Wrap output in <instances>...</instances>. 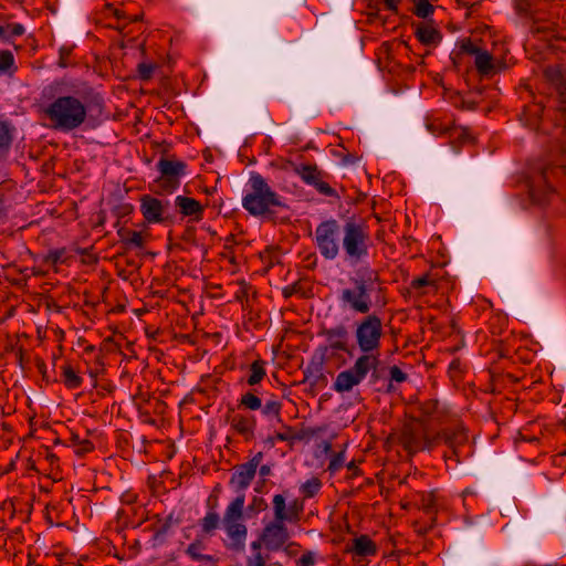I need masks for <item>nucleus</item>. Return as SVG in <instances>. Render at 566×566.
Masks as SVG:
<instances>
[{"label": "nucleus", "mask_w": 566, "mask_h": 566, "mask_svg": "<svg viewBox=\"0 0 566 566\" xmlns=\"http://www.w3.org/2000/svg\"><path fill=\"white\" fill-rule=\"evenodd\" d=\"M315 244L325 260H335L344 251L345 261L357 264L369 254L370 234L368 226L355 217L343 224L336 219L322 221L315 229Z\"/></svg>", "instance_id": "nucleus-1"}, {"label": "nucleus", "mask_w": 566, "mask_h": 566, "mask_svg": "<svg viewBox=\"0 0 566 566\" xmlns=\"http://www.w3.org/2000/svg\"><path fill=\"white\" fill-rule=\"evenodd\" d=\"M349 282L350 285L343 289L338 295L342 306L364 316L371 314L373 307L379 303L382 291L378 272L370 268L360 269Z\"/></svg>", "instance_id": "nucleus-2"}, {"label": "nucleus", "mask_w": 566, "mask_h": 566, "mask_svg": "<svg viewBox=\"0 0 566 566\" xmlns=\"http://www.w3.org/2000/svg\"><path fill=\"white\" fill-rule=\"evenodd\" d=\"M43 112L53 129L66 133L82 126L87 117L85 104L72 95L54 98Z\"/></svg>", "instance_id": "nucleus-3"}, {"label": "nucleus", "mask_w": 566, "mask_h": 566, "mask_svg": "<svg viewBox=\"0 0 566 566\" xmlns=\"http://www.w3.org/2000/svg\"><path fill=\"white\" fill-rule=\"evenodd\" d=\"M249 191L242 199V207L254 217H265L274 212V208H285L280 195L269 186L266 180L258 172H252L249 181Z\"/></svg>", "instance_id": "nucleus-4"}, {"label": "nucleus", "mask_w": 566, "mask_h": 566, "mask_svg": "<svg viewBox=\"0 0 566 566\" xmlns=\"http://www.w3.org/2000/svg\"><path fill=\"white\" fill-rule=\"evenodd\" d=\"M382 336V321L375 313L363 316L354 323V338L360 356H370L377 365L380 363Z\"/></svg>", "instance_id": "nucleus-5"}, {"label": "nucleus", "mask_w": 566, "mask_h": 566, "mask_svg": "<svg viewBox=\"0 0 566 566\" xmlns=\"http://www.w3.org/2000/svg\"><path fill=\"white\" fill-rule=\"evenodd\" d=\"M245 495L239 494L224 510L221 520L222 527L229 538L228 547L235 552H242L245 546L248 527L244 524Z\"/></svg>", "instance_id": "nucleus-6"}, {"label": "nucleus", "mask_w": 566, "mask_h": 566, "mask_svg": "<svg viewBox=\"0 0 566 566\" xmlns=\"http://www.w3.org/2000/svg\"><path fill=\"white\" fill-rule=\"evenodd\" d=\"M156 167L160 176L153 182L151 191L158 195L174 192L180 186V179L187 170L185 161L166 157H161Z\"/></svg>", "instance_id": "nucleus-7"}, {"label": "nucleus", "mask_w": 566, "mask_h": 566, "mask_svg": "<svg viewBox=\"0 0 566 566\" xmlns=\"http://www.w3.org/2000/svg\"><path fill=\"white\" fill-rule=\"evenodd\" d=\"M377 367L378 365L374 364V358L370 356H359L349 369L343 370L336 376L333 389L342 394L350 391L366 378L369 371H373L371 378L375 381L378 378Z\"/></svg>", "instance_id": "nucleus-8"}, {"label": "nucleus", "mask_w": 566, "mask_h": 566, "mask_svg": "<svg viewBox=\"0 0 566 566\" xmlns=\"http://www.w3.org/2000/svg\"><path fill=\"white\" fill-rule=\"evenodd\" d=\"M168 200H160L149 195L140 198V212L148 223H163L171 220L168 213Z\"/></svg>", "instance_id": "nucleus-9"}, {"label": "nucleus", "mask_w": 566, "mask_h": 566, "mask_svg": "<svg viewBox=\"0 0 566 566\" xmlns=\"http://www.w3.org/2000/svg\"><path fill=\"white\" fill-rule=\"evenodd\" d=\"M264 547L270 552H277L283 548L290 538L289 530L284 522L276 520L266 524L262 530Z\"/></svg>", "instance_id": "nucleus-10"}, {"label": "nucleus", "mask_w": 566, "mask_h": 566, "mask_svg": "<svg viewBox=\"0 0 566 566\" xmlns=\"http://www.w3.org/2000/svg\"><path fill=\"white\" fill-rule=\"evenodd\" d=\"M441 439L447 446L448 450L444 451V458L447 460H454L455 463L460 462L462 454V448L468 442V434L461 427L454 429L444 430L441 434Z\"/></svg>", "instance_id": "nucleus-11"}, {"label": "nucleus", "mask_w": 566, "mask_h": 566, "mask_svg": "<svg viewBox=\"0 0 566 566\" xmlns=\"http://www.w3.org/2000/svg\"><path fill=\"white\" fill-rule=\"evenodd\" d=\"M295 171L305 184L313 186L319 193L327 197H337L335 189L323 180L324 174L316 165H301Z\"/></svg>", "instance_id": "nucleus-12"}, {"label": "nucleus", "mask_w": 566, "mask_h": 566, "mask_svg": "<svg viewBox=\"0 0 566 566\" xmlns=\"http://www.w3.org/2000/svg\"><path fill=\"white\" fill-rule=\"evenodd\" d=\"M272 504L274 517L284 523L297 521L303 511V505L297 500L286 505L285 497L282 494H275Z\"/></svg>", "instance_id": "nucleus-13"}, {"label": "nucleus", "mask_w": 566, "mask_h": 566, "mask_svg": "<svg viewBox=\"0 0 566 566\" xmlns=\"http://www.w3.org/2000/svg\"><path fill=\"white\" fill-rule=\"evenodd\" d=\"M417 40L426 46H437L442 41V33L432 19L412 23Z\"/></svg>", "instance_id": "nucleus-14"}, {"label": "nucleus", "mask_w": 566, "mask_h": 566, "mask_svg": "<svg viewBox=\"0 0 566 566\" xmlns=\"http://www.w3.org/2000/svg\"><path fill=\"white\" fill-rule=\"evenodd\" d=\"M255 471L245 463L235 467V470L230 479V485H232L240 494H244L243 491L249 488L252 480L255 476Z\"/></svg>", "instance_id": "nucleus-15"}, {"label": "nucleus", "mask_w": 566, "mask_h": 566, "mask_svg": "<svg viewBox=\"0 0 566 566\" xmlns=\"http://www.w3.org/2000/svg\"><path fill=\"white\" fill-rule=\"evenodd\" d=\"M545 78L556 88L563 102H566V73L559 65H549L544 70Z\"/></svg>", "instance_id": "nucleus-16"}, {"label": "nucleus", "mask_w": 566, "mask_h": 566, "mask_svg": "<svg viewBox=\"0 0 566 566\" xmlns=\"http://www.w3.org/2000/svg\"><path fill=\"white\" fill-rule=\"evenodd\" d=\"M175 205L180 209L182 216L195 217V220H200L202 217L203 207L198 200L191 197L177 196Z\"/></svg>", "instance_id": "nucleus-17"}, {"label": "nucleus", "mask_w": 566, "mask_h": 566, "mask_svg": "<svg viewBox=\"0 0 566 566\" xmlns=\"http://www.w3.org/2000/svg\"><path fill=\"white\" fill-rule=\"evenodd\" d=\"M230 426L239 434L243 436L245 439H250L254 433L255 419L253 416L237 413L230 418Z\"/></svg>", "instance_id": "nucleus-18"}, {"label": "nucleus", "mask_w": 566, "mask_h": 566, "mask_svg": "<svg viewBox=\"0 0 566 566\" xmlns=\"http://www.w3.org/2000/svg\"><path fill=\"white\" fill-rule=\"evenodd\" d=\"M348 551L361 557L375 556L377 546L367 535H360L353 539V546Z\"/></svg>", "instance_id": "nucleus-19"}, {"label": "nucleus", "mask_w": 566, "mask_h": 566, "mask_svg": "<svg viewBox=\"0 0 566 566\" xmlns=\"http://www.w3.org/2000/svg\"><path fill=\"white\" fill-rule=\"evenodd\" d=\"M325 336L329 342V346L332 349L347 352V331L344 326H337L334 328L326 329Z\"/></svg>", "instance_id": "nucleus-20"}, {"label": "nucleus", "mask_w": 566, "mask_h": 566, "mask_svg": "<svg viewBox=\"0 0 566 566\" xmlns=\"http://www.w3.org/2000/svg\"><path fill=\"white\" fill-rule=\"evenodd\" d=\"M419 410L424 419L429 420H441L446 410L440 406V402L437 399H428L420 403Z\"/></svg>", "instance_id": "nucleus-21"}, {"label": "nucleus", "mask_w": 566, "mask_h": 566, "mask_svg": "<svg viewBox=\"0 0 566 566\" xmlns=\"http://www.w3.org/2000/svg\"><path fill=\"white\" fill-rule=\"evenodd\" d=\"M515 22L527 25L531 20V0H512Z\"/></svg>", "instance_id": "nucleus-22"}, {"label": "nucleus", "mask_w": 566, "mask_h": 566, "mask_svg": "<svg viewBox=\"0 0 566 566\" xmlns=\"http://www.w3.org/2000/svg\"><path fill=\"white\" fill-rule=\"evenodd\" d=\"M474 65L481 75H490L495 72L493 56L485 50L475 56Z\"/></svg>", "instance_id": "nucleus-23"}, {"label": "nucleus", "mask_w": 566, "mask_h": 566, "mask_svg": "<svg viewBox=\"0 0 566 566\" xmlns=\"http://www.w3.org/2000/svg\"><path fill=\"white\" fill-rule=\"evenodd\" d=\"M419 509L422 510L426 514L436 516V513L438 512V509H439L436 493L434 492L421 493L420 500H419Z\"/></svg>", "instance_id": "nucleus-24"}, {"label": "nucleus", "mask_w": 566, "mask_h": 566, "mask_svg": "<svg viewBox=\"0 0 566 566\" xmlns=\"http://www.w3.org/2000/svg\"><path fill=\"white\" fill-rule=\"evenodd\" d=\"M265 363L262 359H256L250 365V376L248 377V384L250 386L258 385L265 377Z\"/></svg>", "instance_id": "nucleus-25"}, {"label": "nucleus", "mask_w": 566, "mask_h": 566, "mask_svg": "<svg viewBox=\"0 0 566 566\" xmlns=\"http://www.w3.org/2000/svg\"><path fill=\"white\" fill-rule=\"evenodd\" d=\"M118 234L124 243L134 248H144L145 239L142 232L133 230H119Z\"/></svg>", "instance_id": "nucleus-26"}, {"label": "nucleus", "mask_w": 566, "mask_h": 566, "mask_svg": "<svg viewBox=\"0 0 566 566\" xmlns=\"http://www.w3.org/2000/svg\"><path fill=\"white\" fill-rule=\"evenodd\" d=\"M17 71L14 56L9 50H0V73L13 75Z\"/></svg>", "instance_id": "nucleus-27"}, {"label": "nucleus", "mask_w": 566, "mask_h": 566, "mask_svg": "<svg viewBox=\"0 0 566 566\" xmlns=\"http://www.w3.org/2000/svg\"><path fill=\"white\" fill-rule=\"evenodd\" d=\"M70 442L77 455H84L94 449V446L90 440L81 439L76 433L71 434Z\"/></svg>", "instance_id": "nucleus-28"}, {"label": "nucleus", "mask_w": 566, "mask_h": 566, "mask_svg": "<svg viewBox=\"0 0 566 566\" xmlns=\"http://www.w3.org/2000/svg\"><path fill=\"white\" fill-rule=\"evenodd\" d=\"M62 375L64 377V384L70 389H76L82 385V378L75 373L70 365L62 367Z\"/></svg>", "instance_id": "nucleus-29"}, {"label": "nucleus", "mask_w": 566, "mask_h": 566, "mask_svg": "<svg viewBox=\"0 0 566 566\" xmlns=\"http://www.w3.org/2000/svg\"><path fill=\"white\" fill-rule=\"evenodd\" d=\"M322 488V481L317 476H313L304 482L300 491L306 499H311L315 496Z\"/></svg>", "instance_id": "nucleus-30"}, {"label": "nucleus", "mask_w": 566, "mask_h": 566, "mask_svg": "<svg viewBox=\"0 0 566 566\" xmlns=\"http://www.w3.org/2000/svg\"><path fill=\"white\" fill-rule=\"evenodd\" d=\"M220 522V516L217 512H208L200 521V526L203 533L211 534L218 528Z\"/></svg>", "instance_id": "nucleus-31"}, {"label": "nucleus", "mask_w": 566, "mask_h": 566, "mask_svg": "<svg viewBox=\"0 0 566 566\" xmlns=\"http://www.w3.org/2000/svg\"><path fill=\"white\" fill-rule=\"evenodd\" d=\"M13 128L6 122H0V151L8 150L12 143Z\"/></svg>", "instance_id": "nucleus-32"}, {"label": "nucleus", "mask_w": 566, "mask_h": 566, "mask_svg": "<svg viewBox=\"0 0 566 566\" xmlns=\"http://www.w3.org/2000/svg\"><path fill=\"white\" fill-rule=\"evenodd\" d=\"M282 403L277 400H268L262 409V413L268 417H274L280 420Z\"/></svg>", "instance_id": "nucleus-33"}, {"label": "nucleus", "mask_w": 566, "mask_h": 566, "mask_svg": "<svg viewBox=\"0 0 566 566\" xmlns=\"http://www.w3.org/2000/svg\"><path fill=\"white\" fill-rule=\"evenodd\" d=\"M240 405L250 410H258L262 407V401L252 392H247L241 397Z\"/></svg>", "instance_id": "nucleus-34"}, {"label": "nucleus", "mask_w": 566, "mask_h": 566, "mask_svg": "<svg viewBox=\"0 0 566 566\" xmlns=\"http://www.w3.org/2000/svg\"><path fill=\"white\" fill-rule=\"evenodd\" d=\"M65 254H66V250L65 249L51 250L45 255L44 261L48 264L56 265L57 263H63L65 261V259H66Z\"/></svg>", "instance_id": "nucleus-35"}, {"label": "nucleus", "mask_w": 566, "mask_h": 566, "mask_svg": "<svg viewBox=\"0 0 566 566\" xmlns=\"http://www.w3.org/2000/svg\"><path fill=\"white\" fill-rule=\"evenodd\" d=\"M390 381L403 382L407 379V374L403 373L398 366H391L389 369ZM392 389L391 382L388 385V391Z\"/></svg>", "instance_id": "nucleus-36"}, {"label": "nucleus", "mask_w": 566, "mask_h": 566, "mask_svg": "<svg viewBox=\"0 0 566 566\" xmlns=\"http://www.w3.org/2000/svg\"><path fill=\"white\" fill-rule=\"evenodd\" d=\"M317 560V554L313 551H306L296 560V566H315Z\"/></svg>", "instance_id": "nucleus-37"}, {"label": "nucleus", "mask_w": 566, "mask_h": 566, "mask_svg": "<svg viewBox=\"0 0 566 566\" xmlns=\"http://www.w3.org/2000/svg\"><path fill=\"white\" fill-rule=\"evenodd\" d=\"M104 10L107 13L113 14L118 20L128 19L129 21H137L139 19L138 15H135L134 18L127 15L125 11L114 8V6L112 3H106L104 7Z\"/></svg>", "instance_id": "nucleus-38"}, {"label": "nucleus", "mask_w": 566, "mask_h": 566, "mask_svg": "<svg viewBox=\"0 0 566 566\" xmlns=\"http://www.w3.org/2000/svg\"><path fill=\"white\" fill-rule=\"evenodd\" d=\"M155 66L150 63H139L137 66L138 76L142 81H148L151 78Z\"/></svg>", "instance_id": "nucleus-39"}, {"label": "nucleus", "mask_w": 566, "mask_h": 566, "mask_svg": "<svg viewBox=\"0 0 566 566\" xmlns=\"http://www.w3.org/2000/svg\"><path fill=\"white\" fill-rule=\"evenodd\" d=\"M344 462H345V451L337 452L332 457L329 464H328V470L331 472H336L344 465Z\"/></svg>", "instance_id": "nucleus-40"}, {"label": "nucleus", "mask_w": 566, "mask_h": 566, "mask_svg": "<svg viewBox=\"0 0 566 566\" xmlns=\"http://www.w3.org/2000/svg\"><path fill=\"white\" fill-rule=\"evenodd\" d=\"M292 438V428L287 427L285 432H277L274 436L269 437L266 439V443L274 447L276 441H289Z\"/></svg>", "instance_id": "nucleus-41"}, {"label": "nucleus", "mask_w": 566, "mask_h": 566, "mask_svg": "<svg viewBox=\"0 0 566 566\" xmlns=\"http://www.w3.org/2000/svg\"><path fill=\"white\" fill-rule=\"evenodd\" d=\"M436 516H431L429 523H421L418 521L415 523V530L418 534L426 535L436 525Z\"/></svg>", "instance_id": "nucleus-42"}, {"label": "nucleus", "mask_w": 566, "mask_h": 566, "mask_svg": "<svg viewBox=\"0 0 566 566\" xmlns=\"http://www.w3.org/2000/svg\"><path fill=\"white\" fill-rule=\"evenodd\" d=\"M24 32H25V29H24V27H23L21 23L8 24V25L6 27V34H8L9 40H10L12 36H20V35H22Z\"/></svg>", "instance_id": "nucleus-43"}, {"label": "nucleus", "mask_w": 566, "mask_h": 566, "mask_svg": "<svg viewBox=\"0 0 566 566\" xmlns=\"http://www.w3.org/2000/svg\"><path fill=\"white\" fill-rule=\"evenodd\" d=\"M266 558L261 552L253 553L252 556L247 558V566H265Z\"/></svg>", "instance_id": "nucleus-44"}, {"label": "nucleus", "mask_w": 566, "mask_h": 566, "mask_svg": "<svg viewBox=\"0 0 566 566\" xmlns=\"http://www.w3.org/2000/svg\"><path fill=\"white\" fill-rule=\"evenodd\" d=\"M461 50L470 55L476 56L482 49L476 46L471 40H465L461 44Z\"/></svg>", "instance_id": "nucleus-45"}, {"label": "nucleus", "mask_w": 566, "mask_h": 566, "mask_svg": "<svg viewBox=\"0 0 566 566\" xmlns=\"http://www.w3.org/2000/svg\"><path fill=\"white\" fill-rule=\"evenodd\" d=\"M431 283L429 275H422L420 277L413 279L411 282V287L415 290H420L424 286H428Z\"/></svg>", "instance_id": "nucleus-46"}, {"label": "nucleus", "mask_w": 566, "mask_h": 566, "mask_svg": "<svg viewBox=\"0 0 566 566\" xmlns=\"http://www.w3.org/2000/svg\"><path fill=\"white\" fill-rule=\"evenodd\" d=\"M201 549V543L195 542L191 543L188 547L186 553L195 560H197V556H199Z\"/></svg>", "instance_id": "nucleus-47"}, {"label": "nucleus", "mask_w": 566, "mask_h": 566, "mask_svg": "<svg viewBox=\"0 0 566 566\" xmlns=\"http://www.w3.org/2000/svg\"><path fill=\"white\" fill-rule=\"evenodd\" d=\"M262 459H263V453L258 452L248 462H245V464L249 465L251 469H253L256 472V469L260 465Z\"/></svg>", "instance_id": "nucleus-48"}, {"label": "nucleus", "mask_w": 566, "mask_h": 566, "mask_svg": "<svg viewBox=\"0 0 566 566\" xmlns=\"http://www.w3.org/2000/svg\"><path fill=\"white\" fill-rule=\"evenodd\" d=\"M283 549L286 553V555H289L291 557L295 556L298 552V544L291 542V543L284 545Z\"/></svg>", "instance_id": "nucleus-49"}, {"label": "nucleus", "mask_w": 566, "mask_h": 566, "mask_svg": "<svg viewBox=\"0 0 566 566\" xmlns=\"http://www.w3.org/2000/svg\"><path fill=\"white\" fill-rule=\"evenodd\" d=\"M399 3H400V0H384L385 8L395 13L398 12Z\"/></svg>", "instance_id": "nucleus-50"}, {"label": "nucleus", "mask_w": 566, "mask_h": 566, "mask_svg": "<svg viewBox=\"0 0 566 566\" xmlns=\"http://www.w3.org/2000/svg\"><path fill=\"white\" fill-rule=\"evenodd\" d=\"M262 546H264V545H263L262 534H261L259 539L253 541L251 543V549L253 551V553L261 552Z\"/></svg>", "instance_id": "nucleus-51"}, {"label": "nucleus", "mask_w": 566, "mask_h": 566, "mask_svg": "<svg viewBox=\"0 0 566 566\" xmlns=\"http://www.w3.org/2000/svg\"><path fill=\"white\" fill-rule=\"evenodd\" d=\"M427 127L434 135L441 134V133H446L448 130L447 127H444L443 129H440L439 126L436 123H430V124H428Z\"/></svg>", "instance_id": "nucleus-52"}, {"label": "nucleus", "mask_w": 566, "mask_h": 566, "mask_svg": "<svg viewBox=\"0 0 566 566\" xmlns=\"http://www.w3.org/2000/svg\"><path fill=\"white\" fill-rule=\"evenodd\" d=\"M234 244H237L235 237L230 234L226 239L224 249L230 250Z\"/></svg>", "instance_id": "nucleus-53"}, {"label": "nucleus", "mask_w": 566, "mask_h": 566, "mask_svg": "<svg viewBox=\"0 0 566 566\" xmlns=\"http://www.w3.org/2000/svg\"><path fill=\"white\" fill-rule=\"evenodd\" d=\"M520 120L523 123V125L527 126L528 125V115H527V107L524 106V109L520 116Z\"/></svg>", "instance_id": "nucleus-54"}, {"label": "nucleus", "mask_w": 566, "mask_h": 566, "mask_svg": "<svg viewBox=\"0 0 566 566\" xmlns=\"http://www.w3.org/2000/svg\"><path fill=\"white\" fill-rule=\"evenodd\" d=\"M520 438H516L514 443H515V448L516 449H520V446L523 444V443H526L528 440L522 436L521 433H518Z\"/></svg>", "instance_id": "nucleus-55"}, {"label": "nucleus", "mask_w": 566, "mask_h": 566, "mask_svg": "<svg viewBox=\"0 0 566 566\" xmlns=\"http://www.w3.org/2000/svg\"><path fill=\"white\" fill-rule=\"evenodd\" d=\"M197 560L199 562H213V556L211 555H205V554H199V556H197Z\"/></svg>", "instance_id": "nucleus-56"}, {"label": "nucleus", "mask_w": 566, "mask_h": 566, "mask_svg": "<svg viewBox=\"0 0 566 566\" xmlns=\"http://www.w3.org/2000/svg\"><path fill=\"white\" fill-rule=\"evenodd\" d=\"M270 472H271V469H270V467H269V465H262V467L260 468V471H259V473H260V475H261V476H266V475H269V474H270Z\"/></svg>", "instance_id": "nucleus-57"}, {"label": "nucleus", "mask_w": 566, "mask_h": 566, "mask_svg": "<svg viewBox=\"0 0 566 566\" xmlns=\"http://www.w3.org/2000/svg\"><path fill=\"white\" fill-rule=\"evenodd\" d=\"M0 41L9 42V36L6 34V28L0 25Z\"/></svg>", "instance_id": "nucleus-58"}, {"label": "nucleus", "mask_w": 566, "mask_h": 566, "mask_svg": "<svg viewBox=\"0 0 566 566\" xmlns=\"http://www.w3.org/2000/svg\"><path fill=\"white\" fill-rule=\"evenodd\" d=\"M405 444L409 451H417L419 449V447L413 444L411 440H407Z\"/></svg>", "instance_id": "nucleus-59"}, {"label": "nucleus", "mask_w": 566, "mask_h": 566, "mask_svg": "<svg viewBox=\"0 0 566 566\" xmlns=\"http://www.w3.org/2000/svg\"><path fill=\"white\" fill-rule=\"evenodd\" d=\"M543 438L545 440L544 444L547 449L546 451H544V453H546V452H548V450L552 449L553 444L551 442H548V439H549L548 434L543 433Z\"/></svg>", "instance_id": "nucleus-60"}, {"label": "nucleus", "mask_w": 566, "mask_h": 566, "mask_svg": "<svg viewBox=\"0 0 566 566\" xmlns=\"http://www.w3.org/2000/svg\"><path fill=\"white\" fill-rule=\"evenodd\" d=\"M542 31H543L542 27L536 25V22H535V20L533 19V30H532L533 36H534L535 34L541 33Z\"/></svg>", "instance_id": "nucleus-61"}, {"label": "nucleus", "mask_w": 566, "mask_h": 566, "mask_svg": "<svg viewBox=\"0 0 566 566\" xmlns=\"http://www.w3.org/2000/svg\"><path fill=\"white\" fill-rule=\"evenodd\" d=\"M347 469H348L349 471H352V472H353V474H356V473H357V467H356V464H355V462H354V461H350V462L347 464Z\"/></svg>", "instance_id": "nucleus-62"}, {"label": "nucleus", "mask_w": 566, "mask_h": 566, "mask_svg": "<svg viewBox=\"0 0 566 566\" xmlns=\"http://www.w3.org/2000/svg\"><path fill=\"white\" fill-rule=\"evenodd\" d=\"M539 178H541V180H542L543 182H545V184H546V182H548V181H549L548 170H544V171L542 172V175H541V177H539Z\"/></svg>", "instance_id": "nucleus-63"}, {"label": "nucleus", "mask_w": 566, "mask_h": 566, "mask_svg": "<svg viewBox=\"0 0 566 566\" xmlns=\"http://www.w3.org/2000/svg\"><path fill=\"white\" fill-rule=\"evenodd\" d=\"M538 336L543 339V340H546L547 339V335L545 333V331L542 328L539 332H538Z\"/></svg>", "instance_id": "nucleus-64"}]
</instances>
